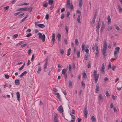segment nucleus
<instances>
[{
    "label": "nucleus",
    "mask_w": 122,
    "mask_h": 122,
    "mask_svg": "<svg viewBox=\"0 0 122 122\" xmlns=\"http://www.w3.org/2000/svg\"><path fill=\"white\" fill-rule=\"evenodd\" d=\"M93 77L95 81V82L96 83L99 78V74H97V71L94 70L93 72Z\"/></svg>",
    "instance_id": "obj_1"
},
{
    "label": "nucleus",
    "mask_w": 122,
    "mask_h": 122,
    "mask_svg": "<svg viewBox=\"0 0 122 122\" xmlns=\"http://www.w3.org/2000/svg\"><path fill=\"white\" fill-rule=\"evenodd\" d=\"M70 0H67V3L66 4V7L72 10L73 9V6L72 3H70Z\"/></svg>",
    "instance_id": "obj_2"
},
{
    "label": "nucleus",
    "mask_w": 122,
    "mask_h": 122,
    "mask_svg": "<svg viewBox=\"0 0 122 122\" xmlns=\"http://www.w3.org/2000/svg\"><path fill=\"white\" fill-rule=\"evenodd\" d=\"M38 35H39L38 37L39 39H41L42 40L43 42H44L45 41V36L44 34H43L42 35L41 33L40 32H39L38 33Z\"/></svg>",
    "instance_id": "obj_3"
},
{
    "label": "nucleus",
    "mask_w": 122,
    "mask_h": 122,
    "mask_svg": "<svg viewBox=\"0 0 122 122\" xmlns=\"http://www.w3.org/2000/svg\"><path fill=\"white\" fill-rule=\"evenodd\" d=\"M67 70L66 69H64L62 70V74L64 75V76L66 79L67 78V74L66 73Z\"/></svg>",
    "instance_id": "obj_4"
},
{
    "label": "nucleus",
    "mask_w": 122,
    "mask_h": 122,
    "mask_svg": "<svg viewBox=\"0 0 122 122\" xmlns=\"http://www.w3.org/2000/svg\"><path fill=\"white\" fill-rule=\"evenodd\" d=\"M107 49L103 48L102 50V54L103 56L105 57L107 56L106 54Z\"/></svg>",
    "instance_id": "obj_5"
},
{
    "label": "nucleus",
    "mask_w": 122,
    "mask_h": 122,
    "mask_svg": "<svg viewBox=\"0 0 122 122\" xmlns=\"http://www.w3.org/2000/svg\"><path fill=\"white\" fill-rule=\"evenodd\" d=\"M105 69V65L104 63L102 64L100 71L102 74H104L105 73L104 70Z\"/></svg>",
    "instance_id": "obj_6"
},
{
    "label": "nucleus",
    "mask_w": 122,
    "mask_h": 122,
    "mask_svg": "<svg viewBox=\"0 0 122 122\" xmlns=\"http://www.w3.org/2000/svg\"><path fill=\"white\" fill-rule=\"evenodd\" d=\"M28 8L27 7H24L22 8H20L16 10L17 11H26L27 10Z\"/></svg>",
    "instance_id": "obj_7"
},
{
    "label": "nucleus",
    "mask_w": 122,
    "mask_h": 122,
    "mask_svg": "<svg viewBox=\"0 0 122 122\" xmlns=\"http://www.w3.org/2000/svg\"><path fill=\"white\" fill-rule=\"evenodd\" d=\"M58 110L60 113H62L63 112V108L61 105H60L59 107Z\"/></svg>",
    "instance_id": "obj_8"
},
{
    "label": "nucleus",
    "mask_w": 122,
    "mask_h": 122,
    "mask_svg": "<svg viewBox=\"0 0 122 122\" xmlns=\"http://www.w3.org/2000/svg\"><path fill=\"white\" fill-rule=\"evenodd\" d=\"M58 116L56 114L54 115V122H58Z\"/></svg>",
    "instance_id": "obj_9"
},
{
    "label": "nucleus",
    "mask_w": 122,
    "mask_h": 122,
    "mask_svg": "<svg viewBox=\"0 0 122 122\" xmlns=\"http://www.w3.org/2000/svg\"><path fill=\"white\" fill-rule=\"evenodd\" d=\"M103 48L107 49V45L106 40L104 39L103 42Z\"/></svg>",
    "instance_id": "obj_10"
},
{
    "label": "nucleus",
    "mask_w": 122,
    "mask_h": 122,
    "mask_svg": "<svg viewBox=\"0 0 122 122\" xmlns=\"http://www.w3.org/2000/svg\"><path fill=\"white\" fill-rule=\"evenodd\" d=\"M84 115L85 118H86L87 114V109L86 107L84 109Z\"/></svg>",
    "instance_id": "obj_11"
},
{
    "label": "nucleus",
    "mask_w": 122,
    "mask_h": 122,
    "mask_svg": "<svg viewBox=\"0 0 122 122\" xmlns=\"http://www.w3.org/2000/svg\"><path fill=\"white\" fill-rule=\"evenodd\" d=\"M98 84H97L96 86L95 92L96 93H98V91H99V86L98 85Z\"/></svg>",
    "instance_id": "obj_12"
},
{
    "label": "nucleus",
    "mask_w": 122,
    "mask_h": 122,
    "mask_svg": "<svg viewBox=\"0 0 122 122\" xmlns=\"http://www.w3.org/2000/svg\"><path fill=\"white\" fill-rule=\"evenodd\" d=\"M53 94L57 96L56 97L59 100L61 101V99L60 98V95L59 94L58 92H54Z\"/></svg>",
    "instance_id": "obj_13"
},
{
    "label": "nucleus",
    "mask_w": 122,
    "mask_h": 122,
    "mask_svg": "<svg viewBox=\"0 0 122 122\" xmlns=\"http://www.w3.org/2000/svg\"><path fill=\"white\" fill-rule=\"evenodd\" d=\"M119 52V50H116L114 52V56L116 57V58H117V55L118 54V53Z\"/></svg>",
    "instance_id": "obj_14"
},
{
    "label": "nucleus",
    "mask_w": 122,
    "mask_h": 122,
    "mask_svg": "<svg viewBox=\"0 0 122 122\" xmlns=\"http://www.w3.org/2000/svg\"><path fill=\"white\" fill-rule=\"evenodd\" d=\"M16 95L17 97V99L18 101H20V95L18 92H17L16 93Z\"/></svg>",
    "instance_id": "obj_15"
},
{
    "label": "nucleus",
    "mask_w": 122,
    "mask_h": 122,
    "mask_svg": "<svg viewBox=\"0 0 122 122\" xmlns=\"http://www.w3.org/2000/svg\"><path fill=\"white\" fill-rule=\"evenodd\" d=\"M37 25L39 27L42 28H44L45 27V25L43 24H38Z\"/></svg>",
    "instance_id": "obj_16"
},
{
    "label": "nucleus",
    "mask_w": 122,
    "mask_h": 122,
    "mask_svg": "<svg viewBox=\"0 0 122 122\" xmlns=\"http://www.w3.org/2000/svg\"><path fill=\"white\" fill-rule=\"evenodd\" d=\"M82 5V0H79L78 5L80 7H81Z\"/></svg>",
    "instance_id": "obj_17"
},
{
    "label": "nucleus",
    "mask_w": 122,
    "mask_h": 122,
    "mask_svg": "<svg viewBox=\"0 0 122 122\" xmlns=\"http://www.w3.org/2000/svg\"><path fill=\"white\" fill-rule=\"evenodd\" d=\"M15 84L17 85H18L19 84L20 81L18 79L16 80L15 81Z\"/></svg>",
    "instance_id": "obj_18"
},
{
    "label": "nucleus",
    "mask_w": 122,
    "mask_h": 122,
    "mask_svg": "<svg viewBox=\"0 0 122 122\" xmlns=\"http://www.w3.org/2000/svg\"><path fill=\"white\" fill-rule=\"evenodd\" d=\"M53 0H48V3L50 5H54L53 4Z\"/></svg>",
    "instance_id": "obj_19"
},
{
    "label": "nucleus",
    "mask_w": 122,
    "mask_h": 122,
    "mask_svg": "<svg viewBox=\"0 0 122 122\" xmlns=\"http://www.w3.org/2000/svg\"><path fill=\"white\" fill-rule=\"evenodd\" d=\"M61 35L60 33H58L57 35V38L58 41H60Z\"/></svg>",
    "instance_id": "obj_20"
},
{
    "label": "nucleus",
    "mask_w": 122,
    "mask_h": 122,
    "mask_svg": "<svg viewBox=\"0 0 122 122\" xmlns=\"http://www.w3.org/2000/svg\"><path fill=\"white\" fill-rule=\"evenodd\" d=\"M80 15H79L77 18V21L78 23H81V22L80 21Z\"/></svg>",
    "instance_id": "obj_21"
},
{
    "label": "nucleus",
    "mask_w": 122,
    "mask_h": 122,
    "mask_svg": "<svg viewBox=\"0 0 122 122\" xmlns=\"http://www.w3.org/2000/svg\"><path fill=\"white\" fill-rule=\"evenodd\" d=\"M28 15H26L23 18L22 20H21L20 21V22L22 23L25 20L26 18L28 17Z\"/></svg>",
    "instance_id": "obj_22"
},
{
    "label": "nucleus",
    "mask_w": 122,
    "mask_h": 122,
    "mask_svg": "<svg viewBox=\"0 0 122 122\" xmlns=\"http://www.w3.org/2000/svg\"><path fill=\"white\" fill-rule=\"evenodd\" d=\"M107 19L108 20V23H110L111 22V19L109 15L108 16V17L107 18Z\"/></svg>",
    "instance_id": "obj_23"
},
{
    "label": "nucleus",
    "mask_w": 122,
    "mask_h": 122,
    "mask_svg": "<svg viewBox=\"0 0 122 122\" xmlns=\"http://www.w3.org/2000/svg\"><path fill=\"white\" fill-rule=\"evenodd\" d=\"M117 7L119 10V12L121 13L122 11V9L121 8V7L119 5H117Z\"/></svg>",
    "instance_id": "obj_24"
},
{
    "label": "nucleus",
    "mask_w": 122,
    "mask_h": 122,
    "mask_svg": "<svg viewBox=\"0 0 122 122\" xmlns=\"http://www.w3.org/2000/svg\"><path fill=\"white\" fill-rule=\"evenodd\" d=\"M80 51L79 50H78L77 51L76 55L77 58H79L80 56Z\"/></svg>",
    "instance_id": "obj_25"
},
{
    "label": "nucleus",
    "mask_w": 122,
    "mask_h": 122,
    "mask_svg": "<svg viewBox=\"0 0 122 122\" xmlns=\"http://www.w3.org/2000/svg\"><path fill=\"white\" fill-rule=\"evenodd\" d=\"M28 8L27 10H29V12H30L32 11V9L33 8V7H32L30 8L27 7Z\"/></svg>",
    "instance_id": "obj_26"
},
{
    "label": "nucleus",
    "mask_w": 122,
    "mask_h": 122,
    "mask_svg": "<svg viewBox=\"0 0 122 122\" xmlns=\"http://www.w3.org/2000/svg\"><path fill=\"white\" fill-rule=\"evenodd\" d=\"M59 51L61 54L63 55L64 54V51L62 49H59Z\"/></svg>",
    "instance_id": "obj_27"
},
{
    "label": "nucleus",
    "mask_w": 122,
    "mask_h": 122,
    "mask_svg": "<svg viewBox=\"0 0 122 122\" xmlns=\"http://www.w3.org/2000/svg\"><path fill=\"white\" fill-rule=\"evenodd\" d=\"M99 100L100 101H101L103 99V97L102 95L101 94H100L99 96Z\"/></svg>",
    "instance_id": "obj_28"
},
{
    "label": "nucleus",
    "mask_w": 122,
    "mask_h": 122,
    "mask_svg": "<svg viewBox=\"0 0 122 122\" xmlns=\"http://www.w3.org/2000/svg\"><path fill=\"white\" fill-rule=\"evenodd\" d=\"M71 50V49L70 48L67 50V56H69L70 55Z\"/></svg>",
    "instance_id": "obj_29"
},
{
    "label": "nucleus",
    "mask_w": 122,
    "mask_h": 122,
    "mask_svg": "<svg viewBox=\"0 0 122 122\" xmlns=\"http://www.w3.org/2000/svg\"><path fill=\"white\" fill-rule=\"evenodd\" d=\"M68 84L69 86L70 87H71L72 86V82L71 81L69 80L68 81Z\"/></svg>",
    "instance_id": "obj_30"
},
{
    "label": "nucleus",
    "mask_w": 122,
    "mask_h": 122,
    "mask_svg": "<svg viewBox=\"0 0 122 122\" xmlns=\"http://www.w3.org/2000/svg\"><path fill=\"white\" fill-rule=\"evenodd\" d=\"M91 118L92 121L93 122H94L96 120V118L93 116H92L91 117Z\"/></svg>",
    "instance_id": "obj_31"
},
{
    "label": "nucleus",
    "mask_w": 122,
    "mask_h": 122,
    "mask_svg": "<svg viewBox=\"0 0 122 122\" xmlns=\"http://www.w3.org/2000/svg\"><path fill=\"white\" fill-rule=\"evenodd\" d=\"M75 44L77 45L79 44V42L78 41V40L77 39H76L75 40Z\"/></svg>",
    "instance_id": "obj_32"
},
{
    "label": "nucleus",
    "mask_w": 122,
    "mask_h": 122,
    "mask_svg": "<svg viewBox=\"0 0 122 122\" xmlns=\"http://www.w3.org/2000/svg\"><path fill=\"white\" fill-rule=\"evenodd\" d=\"M85 45L84 43H83L81 46L82 50L83 51L84 49Z\"/></svg>",
    "instance_id": "obj_33"
},
{
    "label": "nucleus",
    "mask_w": 122,
    "mask_h": 122,
    "mask_svg": "<svg viewBox=\"0 0 122 122\" xmlns=\"http://www.w3.org/2000/svg\"><path fill=\"white\" fill-rule=\"evenodd\" d=\"M112 28V26H109L108 27L107 31H110Z\"/></svg>",
    "instance_id": "obj_34"
},
{
    "label": "nucleus",
    "mask_w": 122,
    "mask_h": 122,
    "mask_svg": "<svg viewBox=\"0 0 122 122\" xmlns=\"http://www.w3.org/2000/svg\"><path fill=\"white\" fill-rule=\"evenodd\" d=\"M95 48L96 51H98V48L97 45L95 44Z\"/></svg>",
    "instance_id": "obj_35"
},
{
    "label": "nucleus",
    "mask_w": 122,
    "mask_h": 122,
    "mask_svg": "<svg viewBox=\"0 0 122 122\" xmlns=\"http://www.w3.org/2000/svg\"><path fill=\"white\" fill-rule=\"evenodd\" d=\"M106 95L107 97H108L110 96L109 93H108V91H107L106 92Z\"/></svg>",
    "instance_id": "obj_36"
},
{
    "label": "nucleus",
    "mask_w": 122,
    "mask_h": 122,
    "mask_svg": "<svg viewBox=\"0 0 122 122\" xmlns=\"http://www.w3.org/2000/svg\"><path fill=\"white\" fill-rule=\"evenodd\" d=\"M111 63H110V62L109 63V64L107 66V67H108L107 69H109L110 68H111Z\"/></svg>",
    "instance_id": "obj_37"
},
{
    "label": "nucleus",
    "mask_w": 122,
    "mask_h": 122,
    "mask_svg": "<svg viewBox=\"0 0 122 122\" xmlns=\"http://www.w3.org/2000/svg\"><path fill=\"white\" fill-rule=\"evenodd\" d=\"M71 66L69 64L68 66L69 70V71L70 72L71 70Z\"/></svg>",
    "instance_id": "obj_38"
},
{
    "label": "nucleus",
    "mask_w": 122,
    "mask_h": 122,
    "mask_svg": "<svg viewBox=\"0 0 122 122\" xmlns=\"http://www.w3.org/2000/svg\"><path fill=\"white\" fill-rule=\"evenodd\" d=\"M82 75L83 78H86V77L87 76L86 74L85 73H83Z\"/></svg>",
    "instance_id": "obj_39"
},
{
    "label": "nucleus",
    "mask_w": 122,
    "mask_h": 122,
    "mask_svg": "<svg viewBox=\"0 0 122 122\" xmlns=\"http://www.w3.org/2000/svg\"><path fill=\"white\" fill-rule=\"evenodd\" d=\"M25 65V63H24L23 65L21 67H20L19 68V70L20 71V70H21L23 69V67Z\"/></svg>",
    "instance_id": "obj_40"
},
{
    "label": "nucleus",
    "mask_w": 122,
    "mask_h": 122,
    "mask_svg": "<svg viewBox=\"0 0 122 122\" xmlns=\"http://www.w3.org/2000/svg\"><path fill=\"white\" fill-rule=\"evenodd\" d=\"M81 86H82L84 87L85 86V84L83 82V81H82L81 82Z\"/></svg>",
    "instance_id": "obj_41"
},
{
    "label": "nucleus",
    "mask_w": 122,
    "mask_h": 122,
    "mask_svg": "<svg viewBox=\"0 0 122 122\" xmlns=\"http://www.w3.org/2000/svg\"><path fill=\"white\" fill-rule=\"evenodd\" d=\"M90 62V61H89L87 65V67L88 68H89L91 66V64Z\"/></svg>",
    "instance_id": "obj_42"
},
{
    "label": "nucleus",
    "mask_w": 122,
    "mask_h": 122,
    "mask_svg": "<svg viewBox=\"0 0 122 122\" xmlns=\"http://www.w3.org/2000/svg\"><path fill=\"white\" fill-rule=\"evenodd\" d=\"M68 27L67 26H65V29L66 31V32L67 33H68Z\"/></svg>",
    "instance_id": "obj_43"
},
{
    "label": "nucleus",
    "mask_w": 122,
    "mask_h": 122,
    "mask_svg": "<svg viewBox=\"0 0 122 122\" xmlns=\"http://www.w3.org/2000/svg\"><path fill=\"white\" fill-rule=\"evenodd\" d=\"M49 14H46L45 17V18L46 20H47L49 18Z\"/></svg>",
    "instance_id": "obj_44"
},
{
    "label": "nucleus",
    "mask_w": 122,
    "mask_h": 122,
    "mask_svg": "<svg viewBox=\"0 0 122 122\" xmlns=\"http://www.w3.org/2000/svg\"><path fill=\"white\" fill-rule=\"evenodd\" d=\"M48 3L47 2H46L44 4H43V5L44 7H47V6Z\"/></svg>",
    "instance_id": "obj_45"
},
{
    "label": "nucleus",
    "mask_w": 122,
    "mask_h": 122,
    "mask_svg": "<svg viewBox=\"0 0 122 122\" xmlns=\"http://www.w3.org/2000/svg\"><path fill=\"white\" fill-rule=\"evenodd\" d=\"M23 41H22L20 42L19 43L17 44V45H20L23 44L24 43Z\"/></svg>",
    "instance_id": "obj_46"
},
{
    "label": "nucleus",
    "mask_w": 122,
    "mask_h": 122,
    "mask_svg": "<svg viewBox=\"0 0 122 122\" xmlns=\"http://www.w3.org/2000/svg\"><path fill=\"white\" fill-rule=\"evenodd\" d=\"M104 80L105 81H108V80L107 77H105L104 79Z\"/></svg>",
    "instance_id": "obj_47"
},
{
    "label": "nucleus",
    "mask_w": 122,
    "mask_h": 122,
    "mask_svg": "<svg viewBox=\"0 0 122 122\" xmlns=\"http://www.w3.org/2000/svg\"><path fill=\"white\" fill-rule=\"evenodd\" d=\"M70 15V12L69 11H67V12L66 16L68 17Z\"/></svg>",
    "instance_id": "obj_48"
},
{
    "label": "nucleus",
    "mask_w": 122,
    "mask_h": 122,
    "mask_svg": "<svg viewBox=\"0 0 122 122\" xmlns=\"http://www.w3.org/2000/svg\"><path fill=\"white\" fill-rule=\"evenodd\" d=\"M54 4L51 5V6L50 7V10H52L53 8H54Z\"/></svg>",
    "instance_id": "obj_49"
},
{
    "label": "nucleus",
    "mask_w": 122,
    "mask_h": 122,
    "mask_svg": "<svg viewBox=\"0 0 122 122\" xmlns=\"http://www.w3.org/2000/svg\"><path fill=\"white\" fill-rule=\"evenodd\" d=\"M64 41L65 44L66 45L67 44V41L66 38H64Z\"/></svg>",
    "instance_id": "obj_50"
},
{
    "label": "nucleus",
    "mask_w": 122,
    "mask_h": 122,
    "mask_svg": "<svg viewBox=\"0 0 122 122\" xmlns=\"http://www.w3.org/2000/svg\"><path fill=\"white\" fill-rule=\"evenodd\" d=\"M32 35V34L31 33H29L28 34H27L26 35V36L27 37H29L31 36Z\"/></svg>",
    "instance_id": "obj_51"
},
{
    "label": "nucleus",
    "mask_w": 122,
    "mask_h": 122,
    "mask_svg": "<svg viewBox=\"0 0 122 122\" xmlns=\"http://www.w3.org/2000/svg\"><path fill=\"white\" fill-rule=\"evenodd\" d=\"M105 27V25L104 24V22L103 21L102 22V27H101L102 28H103Z\"/></svg>",
    "instance_id": "obj_52"
},
{
    "label": "nucleus",
    "mask_w": 122,
    "mask_h": 122,
    "mask_svg": "<svg viewBox=\"0 0 122 122\" xmlns=\"http://www.w3.org/2000/svg\"><path fill=\"white\" fill-rule=\"evenodd\" d=\"M70 115L71 116V117L73 119H75V117L74 116L71 114H70Z\"/></svg>",
    "instance_id": "obj_53"
},
{
    "label": "nucleus",
    "mask_w": 122,
    "mask_h": 122,
    "mask_svg": "<svg viewBox=\"0 0 122 122\" xmlns=\"http://www.w3.org/2000/svg\"><path fill=\"white\" fill-rule=\"evenodd\" d=\"M75 64L74 63H73L72 64V68L73 69H74V70L75 69Z\"/></svg>",
    "instance_id": "obj_54"
},
{
    "label": "nucleus",
    "mask_w": 122,
    "mask_h": 122,
    "mask_svg": "<svg viewBox=\"0 0 122 122\" xmlns=\"http://www.w3.org/2000/svg\"><path fill=\"white\" fill-rule=\"evenodd\" d=\"M88 53H86L85 55V58H87L88 56Z\"/></svg>",
    "instance_id": "obj_55"
},
{
    "label": "nucleus",
    "mask_w": 122,
    "mask_h": 122,
    "mask_svg": "<svg viewBox=\"0 0 122 122\" xmlns=\"http://www.w3.org/2000/svg\"><path fill=\"white\" fill-rule=\"evenodd\" d=\"M5 77L7 79H8L9 78V76L7 75H5Z\"/></svg>",
    "instance_id": "obj_56"
},
{
    "label": "nucleus",
    "mask_w": 122,
    "mask_h": 122,
    "mask_svg": "<svg viewBox=\"0 0 122 122\" xmlns=\"http://www.w3.org/2000/svg\"><path fill=\"white\" fill-rule=\"evenodd\" d=\"M27 44H25L23 45H22L21 46V47L23 48L26 45H27Z\"/></svg>",
    "instance_id": "obj_57"
},
{
    "label": "nucleus",
    "mask_w": 122,
    "mask_h": 122,
    "mask_svg": "<svg viewBox=\"0 0 122 122\" xmlns=\"http://www.w3.org/2000/svg\"><path fill=\"white\" fill-rule=\"evenodd\" d=\"M96 28L97 29H99L100 28V26L97 23V25L96 26Z\"/></svg>",
    "instance_id": "obj_58"
},
{
    "label": "nucleus",
    "mask_w": 122,
    "mask_h": 122,
    "mask_svg": "<svg viewBox=\"0 0 122 122\" xmlns=\"http://www.w3.org/2000/svg\"><path fill=\"white\" fill-rule=\"evenodd\" d=\"M21 12H18L15 13L14 14V15L15 16L19 14Z\"/></svg>",
    "instance_id": "obj_59"
},
{
    "label": "nucleus",
    "mask_w": 122,
    "mask_h": 122,
    "mask_svg": "<svg viewBox=\"0 0 122 122\" xmlns=\"http://www.w3.org/2000/svg\"><path fill=\"white\" fill-rule=\"evenodd\" d=\"M30 63V61L29 60H28V62L27 64V66H29Z\"/></svg>",
    "instance_id": "obj_60"
},
{
    "label": "nucleus",
    "mask_w": 122,
    "mask_h": 122,
    "mask_svg": "<svg viewBox=\"0 0 122 122\" xmlns=\"http://www.w3.org/2000/svg\"><path fill=\"white\" fill-rule=\"evenodd\" d=\"M113 109L114 112H116L117 111V110L115 107H113Z\"/></svg>",
    "instance_id": "obj_61"
},
{
    "label": "nucleus",
    "mask_w": 122,
    "mask_h": 122,
    "mask_svg": "<svg viewBox=\"0 0 122 122\" xmlns=\"http://www.w3.org/2000/svg\"><path fill=\"white\" fill-rule=\"evenodd\" d=\"M116 67V66H115L114 65H113L112 67V70L113 71H114V69Z\"/></svg>",
    "instance_id": "obj_62"
},
{
    "label": "nucleus",
    "mask_w": 122,
    "mask_h": 122,
    "mask_svg": "<svg viewBox=\"0 0 122 122\" xmlns=\"http://www.w3.org/2000/svg\"><path fill=\"white\" fill-rule=\"evenodd\" d=\"M31 52V49H29L28 50V52H27L29 54V55H30V52Z\"/></svg>",
    "instance_id": "obj_63"
},
{
    "label": "nucleus",
    "mask_w": 122,
    "mask_h": 122,
    "mask_svg": "<svg viewBox=\"0 0 122 122\" xmlns=\"http://www.w3.org/2000/svg\"><path fill=\"white\" fill-rule=\"evenodd\" d=\"M85 51L87 53H88V52L89 51V49L88 48H86L85 49Z\"/></svg>",
    "instance_id": "obj_64"
}]
</instances>
